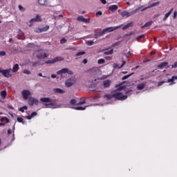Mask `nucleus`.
<instances>
[{
  "label": "nucleus",
  "mask_w": 177,
  "mask_h": 177,
  "mask_svg": "<svg viewBox=\"0 0 177 177\" xmlns=\"http://www.w3.org/2000/svg\"><path fill=\"white\" fill-rule=\"evenodd\" d=\"M53 91L55 92V93H65L66 91H64V90L62 89V88H54Z\"/></svg>",
  "instance_id": "obj_17"
},
{
  "label": "nucleus",
  "mask_w": 177,
  "mask_h": 177,
  "mask_svg": "<svg viewBox=\"0 0 177 177\" xmlns=\"http://www.w3.org/2000/svg\"><path fill=\"white\" fill-rule=\"evenodd\" d=\"M126 64H127V62L126 61H122L121 66H119L118 68H122V67H124Z\"/></svg>",
  "instance_id": "obj_41"
},
{
  "label": "nucleus",
  "mask_w": 177,
  "mask_h": 177,
  "mask_svg": "<svg viewBox=\"0 0 177 177\" xmlns=\"http://www.w3.org/2000/svg\"><path fill=\"white\" fill-rule=\"evenodd\" d=\"M153 24V21H148L145 23L142 26H141V28H146V27H150Z\"/></svg>",
  "instance_id": "obj_20"
},
{
  "label": "nucleus",
  "mask_w": 177,
  "mask_h": 177,
  "mask_svg": "<svg viewBox=\"0 0 177 177\" xmlns=\"http://www.w3.org/2000/svg\"><path fill=\"white\" fill-rule=\"evenodd\" d=\"M70 104H73V105H74V104L77 105L78 103H77V100L72 99V100H70Z\"/></svg>",
  "instance_id": "obj_35"
},
{
  "label": "nucleus",
  "mask_w": 177,
  "mask_h": 177,
  "mask_svg": "<svg viewBox=\"0 0 177 177\" xmlns=\"http://www.w3.org/2000/svg\"><path fill=\"white\" fill-rule=\"evenodd\" d=\"M122 89H124V86H119L118 89L115 91H118V92H121L120 91H122Z\"/></svg>",
  "instance_id": "obj_48"
},
{
  "label": "nucleus",
  "mask_w": 177,
  "mask_h": 177,
  "mask_svg": "<svg viewBox=\"0 0 177 177\" xmlns=\"http://www.w3.org/2000/svg\"><path fill=\"white\" fill-rule=\"evenodd\" d=\"M82 55H85V51H81V52H78L75 56L78 57V56H82Z\"/></svg>",
  "instance_id": "obj_36"
},
{
  "label": "nucleus",
  "mask_w": 177,
  "mask_h": 177,
  "mask_svg": "<svg viewBox=\"0 0 177 177\" xmlns=\"http://www.w3.org/2000/svg\"><path fill=\"white\" fill-rule=\"evenodd\" d=\"M0 127H5V123H0Z\"/></svg>",
  "instance_id": "obj_61"
},
{
  "label": "nucleus",
  "mask_w": 177,
  "mask_h": 177,
  "mask_svg": "<svg viewBox=\"0 0 177 177\" xmlns=\"http://www.w3.org/2000/svg\"><path fill=\"white\" fill-rule=\"evenodd\" d=\"M84 17L83 16H79L77 18V20H78V21H84Z\"/></svg>",
  "instance_id": "obj_42"
},
{
  "label": "nucleus",
  "mask_w": 177,
  "mask_h": 177,
  "mask_svg": "<svg viewBox=\"0 0 177 177\" xmlns=\"http://www.w3.org/2000/svg\"><path fill=\"white\" fill-rule=\"evenodd\" d=\"M38 3L41 6H50V3L48 2V0H38Z\"/></svg>",
  "instance_id": "obj_11"
},
{
  "label": "nucleus",
  "mask_w": 177,
  "mask_h": 177,
  "mask_svg": "<svg viewBox=\"0 0 177 177\" xmlns=\"http://www.w3.org/2000/svg\"><path fill=\"white\" fill-rule=\"evenodd\" d=\"M83 63L84 64H86V63H88V59H83Z\"/></svg>",
  "instance_id": "obj_57"
},
{
  "label": "nucleus",
  "mask_w": 177,
  "mask_h": 177,
  "mask_svg": "<svg viewBox=\"0 0 177 177\" xmlns=\"http://www.w3.org/2000/svg\"><path fill=\"white\" fill-rule=\"evenodd\" d=\"M109 10H111V12H114V10H117L118 9V6L111 5V6H109Z\"/></svg>",
  "instance_id": "obj_18"
},
{
  "label": "nucleus",
  "mask_w": 177,
  "mask_h": 177,
  "mask_svg": "<svg viewBox=\"0 0 177 177\" xmlns=\"http://www.w3.org/2000/svg\"><path fill=\"white\" fill-rule=\"evenodd\" d=\"M19 68H20V67H19V64H15L12 67L13 73H17V71H19Z\"/></svg>",
  "instance_id": "obj_22"
},
{
  "label": "nucleus",
  "mask_w": 177,
  "mask_h": 177,
  "mask_svg": "<svg viewBox=\"0 0 177 177\" xmlns=\"http://www.w3.org/2000/svg\"><path fill=\"white\" fill-rule=\"evenodd\" d=\"M1 122H3V121H6V122L7 124H9V122H10V121L9 120V118H6V117H3V118H1Z\"/></svg>",
  "instance_id": "obj_30"
},
{
  "label": "nucleus",
  "mask_w": 177,
  "mask_h": 177,
  "mask_svg": "<svg viewBox=\"0 0 177 177\" xmlns=\"http://www.w3.org/2000/svg\"><path fill=\"white\" fill-rule=\"evenodd\" d=\"M39 32H43L44 31H48L49 30V26H46L44 28H39Z\"/></svg>",
  "instance_id": "obj_26"
},
{
  "label": "nucleus",
  "mask_w": 177,
  "mask_h": 177,
  "mask_svg": "<svg viewBox=\"0 0 177 177\" xmlns=\"http://www.w3.org/2000/svg\"><path fill=\"white\" fill-rule=\"evenodd\" d=\"M27 120H31L32 118V116L31 115H27L26 116Z\"/></svg>",
  "instance_id": "obj_55"
},
{
  "label": "nucleus",
  "mask_w": 177,
  "mask_h": 177,
  "mask_svg": "<svg viewBox=\"0 0 177 177\" xmlns=\"http://www.w3.org/2000/svg\"><path fill=\"white\" fill-rule=\"evenodd\" d=\"M83 23H89V19L84 18Z\"/></svg>",
  "instance_id": "obj_50"
},
{
  "label": "nucleus",
  "mask_w": 177,
  "mask_h": 177,
  "mask_svg": "<svg viewBox=\"0 0 177 177\" xmlns=\"http://www.w3.org/2000/svg\"><path fill=\"white\" fill-rule=\"evenodd\" d=\"M172 10H174V8H171L168 12H167L163 18V21H165L169 16H171V13H172Z\"/></svg>",
  "instance_id": "obj_19"
},
{
  "label": "nucleus",
  "mask_w": 177,
  "mask_h": 177,
  "mask_svg": "<svg viewBox=\"0 0 177 177\" xmlns=\"http://www.w3.org/2000/svg\"><path fill=\"white\" fill-rule=\"evenodd\" d=\"M102 3H103V5H106V3H107V1L106 0H100Z\"/></svg>",
  "instance_id": "obj_56"
},
{
  "label": "nucleus",
  "mask_w": 177,
  "mask_h": 177,
  "mask_svg": "<svg viewBox=\"0 0 177 177\" xmlns=\"http://www.w3.org/2000/svg\"><path fill=\"white\" fill-rule=\"evenodd\" d=\"M37 114H38L37 112H32L30 115L32 116V118L33 117H35Z\"/></svg>",
  "instance_id": "obj_52"
},
{
  "label": "nucleus",
  "mask_w": 177,
  "mask_h": 177,
  "mask_svg": "<svg viewBox=\"0 0 177 177\" xmlns=\"http://www.w3.org/2000/svg\"><path fill=\"white\" fill-rule=\"evenodd\" d=\"M145 84H143V83L139 84L137 86V89H138V91H142V90L145 89Z\"/></svg>",
  "instance_id": "obj_23"
},
{
  "label": "nucleus",
  "mask_w": 177,
  "mask_h": 177,
  "mask_svg": "<svg viewBox=\"0 0 177 177\" xmlns=\"http://www.w3.org/2000/svg\"><path fill=\"white\" fill-rule=\"evenodd\" d=\"M6 95H7L6 91L4 90L1 91V97L5 99V97H6Z\"/></svg>",
  "instance_id": "obj_33"
},
{
  "label": "nucleus",
  "mask_w": 177,
  "mask_h": 177,
  "mask_svg": "<svg viewBox=\"0 0 177 177\" xmlns=\"http://www.w3.org/2000/svg\"><path fill=\"white\" fill-rule=\"evenodd\" d=\"M168 66V62H161L160 64L157 66L158 68H160V70H162V68L167 67Z\"/></svg>",
  "instance_id": "obj_15"
},
{
  "label": "nucleus",
  "mask_w": 177,
  "mask_h": 177,
  "mask_svg": "<svg viewBox=\"0 0 177 177\" xmlns=\"http://www.w3.org/2000/svg\"><path fill=\"white\" fill-rule=\"evenodd\" d=\"M40 100L41 102H43V103H50L48 104H46V106H55V103L52 102V100L49 97H41Z\"/></svg>",
  "instance_id": "obj_8"
},
{
  "label": "nucleus",
  "mask_w": 177,
  "mask_h": 177,
  "mask_svg": "<svg viewBox=\"0 0 177 177\" xmlns=\"http://www.w3.org/2000/svg\"><path fill=\"white\" fill-rule=\"evenodd\" d=\"M104 97L106 98L108 100H111V99H113V97H114L113 96V93H112V94H105L104 95Z\"/></svg>",
  "instance_id": "obj_25"
},
{
  "label": "nucleus",
  "mask_w": 177,
  "mask_h": 177,
  "mask_svg": "<svg viewBox=\"0 0 177 177\" xmlns=\"http://www.w3.org/2000/svg\"><path fill=\"white\" fill-rule=\"evenodd\" d=\"M113 66H114L115 68L118 67V64H114Z\"/></svg>",
  "instance_id": "obj_63"
},
{
  "label": "nucleus",
  "mask_w": 177,
  "mask_h": 177,
  "mask_svg": "<svg viewBox=\"0 0 177 177\" xmlns=\"http://www.w3.org/2000/svg\"><path fill=\"white\" fill-rule=\"evenodd\" d=\"M51 78H56V75L52 74L51 75Z\"/></svg>",
  "instance_id": "obj_60"
},
{
  "label": "nucleus",
  "mask_w": 177,
  "mask_h": 177,
  "mask_svg": "<svg viewBox=\"0 0 177 177\" xmlns=\"http://www.w3.org/2000/svg\"><path fill=\"white\" fill-rule=\"evenodd\" d=\"M28 107L27 106H24L19 109V111H21V113H24V110H27Z\"/></svg>",
  "instance_id": "obj_31"
},
{
  "label": "nucleus",
  "mask_w": 177,
  "mask_h": 177,
  "mask_svg": "<svg viewBox=\"0 0 177 177\" xmlns=\"http://www.w3.org/2000/svg\"><path fill=\"white\" fill-rule=\"evenodd\" d=\"M122 26V25H120V26H115V27L111 26L109 28H106L103 29L102 31L95 33L94 35V38H95V39H97V38H99V37H102V35H104V34H106V32H111L112 31H114L115 30H118V28H121Z\"/></svg>",
  "instance_id": "obj_1"
},
{
  "label": "nucleus",
  "mask_w": 177,
  "mask_h": 177,
  "mask_svg": "<svg viewBox=\"0 0 177 177\" xmlns=\"http://www.w3.org/2000/svg\"><path fill=\"white\" fill-rule=\"evenodd\" d=\"M176 16H177V11H174L173 19H176Z\"/></svg>",
  "instance_id": "obj_53"
},
{
  "label": "nucleus",
  "mask_w": 177,
  "mask_h": 177,
  "mask_svg": "<svg viewBox=\"0 0 177 177\" xmlns=\"http://www.w3.org/2000/svg\"><path fill=\"white\" fill-rule=\"evenodd\" d=\"M65 85L68 88H70V86H71L73 85V82H72L71 79H68V80H66L65 82Z\"/></svg>",
  "instance_id": "obj_21"
},
{
  "label": "nucleus",
  "mask_w": 177,
  "mask_h": 177,
  "mask_svg": "<svg viewBox=\"0 0 177 177\" xmlns=\"http://www.w3.org/2000/svg\"><path fill=\"white\" fill-rule=\"evenodd\" d=\"M62 60H64V59L62 58V57H57L53 59L46 61V63L47 64H52L56 63L57 62H62Z\"/></svg>",
  "instance_id": "obj_6"
},
{
  "label": "nucleus",
  "mask_w": 177,
  "mask_h": 177,
  "mask_svg": "<svg viewBox=\"0 0 177 177\" xmlns=\"http://www.w3.org/2000/svg\"><path fill=\"white\" fill-rule=\"evenodd\" d=\"M142 38H145V35H141L136 37V41H139L140 39H142Z\"/></svg>",
  "instance_id": "obj_43"
},
{
  "label": "nucleus",
  "mask_w": 177,
  "mask_h": 177,
  "mask_svg": "<svg viewBox=\"0 0 177 177\" xmlns=\"http://www.w3.org/2000/svg\"><path fill=\"white\" fill-rule=\"evenodd\" d=\"M126 4H127L128 6H131V3H129V1H127V2H126Z\"/></svg>",
  "instance_id": "obj_62"
},
{
  "label": "nucleus",
  "mask_w": 177,
  "mask_h": 177,
  "mask_svg": "<svg viewBox=\"0 0 177 177\" xmlns=\"http://www.w3.org/2000/svg\"><path fill=\"white\" fill-rule=\"evenodd\" d=\"M139 9H140L139 8H136V10H133L130 12L127 11H123L121 12V16L122 17H129L132 16V15H135V13H136L139 10Z\"/></svg>",
  "instance_id": "obj_3"
},
{
  "label": "nucleus",
  "mask_w": 177,
  "mask_h": 177,
  "mask_svg": "<svg viewBox=\"0 0 177 177\" xmlns=\"http://www.w3.org/2000/svg\"><path fill=\"white\" fill-rule=\"evenodd\" d=\"M41 15H37L35 18H32L30 20V23H35V21H41Z\"/></svg>",
  "instance_id": "obj_13"
},
{
  "label": "nucleus",
  "mask_w": 177,
  "mask_h": 177,
  "mask_svg": "<svg viewBox=\"0 0 177 177\" xmlns=\"http://www.w3.org/2000/svg\"><path fill=\"white\" fill-rule=\"evenodd\" d=\"M18 8H19V10L21 12H24V10H26V8H24V7H22L21 5H19V6H18Z\"/></svg>",
  "instance_id": "obj_39"
},
{
  "label": "nucleus",
  "mask_w": 177,
  "mask_h": 177,
  "mask_svg": "<svg viewBox=\"0 0 177 177\" xmlns=\"http://www.w3.org/2000/svg\"><path fill=\"white\" fill-rule=\"evenodd\" d=\"M6 55V52L5 51H0V56H5Z\"/></svg>",
  "instance_id": "obj_51"
},
{
  "label": "nucleus",
  "mask_w": 177,
  "mask_h": 177,
  "mask_svg": "<svg viewBox=\"0 0 177 177\" xmlns=\"http://www.w3.org/2000/svg\"><path fill=\"white\" fill-rule=\"evenodd\" d=\"M111 85V80H106L103 81V88H110V86Z\"/></svg>",
  "instance_id": "obj_10"
},
{
  "label": "nucleus",
  "mask_w": 177,
  "mask_h": 177,
  "mask_svg": "<svg viewBox=\"0 0 177 177\" xmlns=\"http://www.w3.org/2000/svg\"><path fill=\"white\" fill-rule=\"evenodd\" d=\"M23 73H24V74H27L28 75H30V74H31V71H28L27 69H24L23 71Z\"/></svg>",
  "instance_id": "obj_37"
},
{
  "label": "nucleus",
  "mask_w": 177,
  "mask_h": 177,
  "mask_svg": "<svg viewBox=\"0 0 177 177\" xmlns=\"http://www.w3.org/2000/svg\"><path fill=\"white\" fill-rule=\"evenodd\" d=\"M75 110H79V111H84L85 109H86V106H76L73 107Z\"/></svg>",
  "instance_id": "obj_29"
},
{
  "label": "nucleus",
  "mask_w": 177,
  "mask_h": 177,
  "mask_svg": "<svg viewBox=\"0 0 177 177\" xmlns=\"http://www.w3.org/2000/svg\"><path fill=\"white\" fill-rule=\"evenodd\" d=\"M80 100H81L80 102H77V106L80 105V104H85V103H86L85 97L80 98Z\"/></svg>",
  "instance_id": "obj_27"
},
{
  "label": "nucleus",
  "mask_w": 177,
  "mask_h": 177,
  "mask_svg": "<svg viewBox=\"0 0 177 177\" xmlns=\"http://www.w3.org/2000/svg\"><path fill=\"white\" fill-rule=\"evenodd\" d=\"M9 109H10L11 110H14L15 109V108L12 105L9 106Z\"/></svg>",
  "instance_id": "obj_59"
},
{
  "label": "nucleus",
  "mask_w": 177,
  "mask_h": 177,
  "mask_svg": "<svg viewBox=\"0 0 177 177\" xmlns=\"http://www.w3.org/2000/svg\"><path fill=\"white\" fill-rule=\"evenodd\" d=\"M66 73L68 74V75H73V71L68 70V68H64L57 72V74L58 75H62V74H66Z\"/></svg>",
  "instance_id": "obj_5"
},
{
  "label": "nucleus",
  "mask_w": 177,
  "mask_h": 177,
  "mask_svg": "<svg viewBox=\"0 0 177 177\" xmlns=\"http://www.w3.org/2000/svg\"><path fill=\"white\" fill-rule=\"evenodd\" d=\"M175 80H177V76L171 77V78L167 80V82H170L169 85H174V84H176L174 82Z\"/></svg>",
  "instance_id": "obj_16"
},
{
  "label": "nucleus",
  "mask_w": 177,
  "mask_h": 177,
  "mask_svg": "<svg viewBox=\"0 0 177 177\" xmlns=\"http://www.w3.org/2000/svg\"><path fill=\"white\" fill-rule=\"evenodd\" d=\"M10 71H12V68L2 69V70H0V73L2 74L3 77H6V78H9L12 77V74H10Z\"/></svg>",
  "instance_id": "obj_4"
},
{
  "label": "nucleus",
  "mask_w": 177,
  "mask_h": 177,
  "mask_svg": "<svg viewBox=\"0 0 177 177\" xmlns=\"http://www.w3.org/2000/svg\"><path fill=\"white\" fill-rule=\"evenodd\" d=\"M177 68V62H176L175 63H174V64H173L172 66H171V68Z\"/></svg>",
  "instance_id": "obj_49"
},
{
  "label": "nucleus",
  "mask_w": 177,
  "mask_h": 177,
  "mask_svg": "<svg viewBox=\"0 0 177 177\" xmlns=\"http://www.w3.org/2000/svg\"><path fill=\"white\" fill-rule=\"evenodd\" d=\"M38 76H39V77H43V78H46V76L42 75V73H38Z\"/></svg>",
  "instance_id": "obj_54"
},
{
  "label": "nucleus",
  "mask_w": 177,
  "mask_h": 177,
  "mask_svg": "<svg viewBox=\"0 0 177 177\" xmlns=\"http://www.w3.org/2000/svg\"><path fill=\"white\" fill-rule=\"evenodd\" d=\"M158 5H160V1L153 3L152 4L149 5L148 7H146L145 8H143L142 10V12H143V10H146V9H150V8H154V6H158Z\"/></svg>",
  "instance_id": "obj_14"
},
{
  "label": "nucleus",
  "mask_w": 177,
  "mask_h": 177,
  "mask_svg": "<svg viewBox=\"0 0 177 177\" xmlns=\"http://www.w3.org/2000/svg\"><path fill=\"white\" fill-rule=\"evenodd\" d=\"M31 95V93L28 90H24L22 91V96L25 100H27L28 99V97Z\"/></svg>",
  "instance_id": "obj_9"
},
{
  "label": "nucleus",
  "mask_w": 177,
  "mask_h": 177,
  "mask_svg": "<svg viewBox=\"0 0 177 177\" xmlns=\"http://www.w3.org/2000/svg\"><path fill=\"white\" fill-rule=\"evenodd\" d=\"M8 135H12V130L8 129Z\"/></svg>",
  "instance_id": "obj_58"
},
{
  "label": "nucleus",
  "mask_w": 177,
  "mask_h": 177,
  "mask_svg": "<svg viewBox=\"0 0 177 177\" xmlns=\"http://www.w3.org/2000/svg\"><path fill=\"white\" fill-rule=\"evenodd\" d=\"M66 42H67V39H64V38H62L61 40H60V44H66Z\"/></svg>",
  "instance_id": "obj_44"
},
{
  "label": "nucleus",
  "mask_w": 177,
  "mask_h": 177,
  "mask_svg": "<svg viewBox=\"0 0 177 177\" xmlns=\"http://www.w3.org/2000/svg\"><path fill=\"white\" fill-rule=\"evenodd\" d=\"M131 75H133V73H130L129 75H124L123 77H122V81L125 80H128Z\"/></svg>",
  "instance_id": "obj_32"
},
{
  "label": "nucleus",
  "mask_w": 177,
  "mask_h": 177,
  "mask_svg": "<svg viewBox=\"0 0 177 177\" xmlns=\"http://www.w3.org/2000/svg\"><path fill=\"white\" fill-rule=\"evenodd\" d=\"M32 66H33V67L37 66V62H33Z\"/></svg>",
  "instance_id": "obj_64"
},
{
  "label": "nucleus",
  "mask_w": 177,
  "mask_h": 177,
  "mask_svg": "<svg viewBox=\"0 0 177 177\" xmlns=\"http://www.w3.org/2000/svg\"><path fill=\"white\" fill-rule=\"evenodd\" d=\"M103 15V12L102 11H97L96 12V16H102Z\"/></svg>",
  "instance_id": "obj_46"
},
{
  "label": "nucleus",
  "mask_w": 177,
  "mask_h": 177,
  "mask_svg": "<svg viewBox=\"0 0 177 177\" xmlns=\"http://www.w3.org/2000/svg\"><path fill=\"white\" fill-rule=\"evenodd\" d=\"M17 120L18 121V122H21L22 124H24V120L21 117L17 118Z\"/></svg>",
  "instance_id": "obj_40"
},
{
  "label": "nucleus",
  "mask_w": 177,
  "mask_h": 177,
  "mask_svg": "<svg viewBox=\"0 0 177 177\" xmlns=\"http://www.w3.org/2000/svg\"><path fill=\"white\" fill-rule=\"evenodd\" d=\"M135 34L134 32H131L130 33H127L125 35V37H131V35H133Z\"/></svg>",
  "instance_id": "obj_45"
},
{
  "label": "nucleus",
  "mask_w": 177,
  "mask_h": 177,
  "mask_svg": "<svg viewBox=\"0 0 177 177\" xmlns=\"http://www.w3.org/2000/svg\"><path fill=\"white\" fill-rule=\"evenodd\" d=\"M93 41H91V40H89V41H86V44L88 46H92V45H93Z\"/></svg>",
  "instance_id": "obj_38"
},
{
  "label": "nucleus",
  "mask_w": 177,
  "mask_h": 177,
  "mask_svg": "<svg viewBox=\"0 0 177 177\" xmlns=\"http://www.w3.org/2000/svg\"><path fill=\"white\" fill-rule=\"evenodd\" d=\"M98 64H104L106 63V60L104 59H100L97 61Z\"/></svg>",
  "instance_id": "obj_34"
},
{
  "label": "nucleus",
  "mask_w": 177,
  "mask_h": 177,
  "mask_svg": "<svg viewBox=\"0 0 177 177\" xmlns=\"http://www.w3.org/2000/svg\"><path fill=\"white\" fill-rule=\"evenodd\" d=\"M113 97L116 100H126L128 99V95H124L121 93V91H115L113 92Z\"/></svg>",
  "instance_id": "obj_2"
},
{
  "label": "nucleus",
  "mask_w": 177,
  "mask_h": 177,
  "mask_svg": "<svg viewBox=\"0 0 177 177\" xmlns=\"http://www.w3.org/2000/svg\"><path fill=\"white\" fill-rule=\"evenodd\" d=\"M129 27H133V22H130L125 25L123 28L122 30H127V28H129Z\"/></svg>",
  "instance_id": "obj_24"
},
{
  "label": "nucleus",
  "mask_w": 177,
  "mask_h": 177,
  "mask_svg": "<svg viewBox=\"0 0 177 177\" xmlns=\"http://www.w3.org/2000/svg\"><path fill=\"white\" fill-rule=\"evenodd\" d=\"M37 59H46L48 57V54L46 53L41 52L37 55Z\"/></svg>",
  "instance_id": "obj_12"
},
{
  "label": "nucleus",
  "mask_w": 177,
  "mask_h": 177,
  "mask_svg": "<svg viewBox=\"0 0 177 177\" xmlns=\"http://www.w3.org/2000/svg\"><path fill=\"white\" fill-rule=\"evenodd\" d=\"M163 84H165V81L159 82L158 84V86H161V85H162Z\"/></svg>",
  "instance_id": "obj_47"
},
{
  "label": "nucleus",
  "mask_w": 177,
  "mask_h": 177,
  "mask_svg": "<svg viewBox=\"0 0 177 177\" xmlns=\"http://www.w3.org/2000/svg\"><path fill=\"white\" fill-rule=\"evenodd\" d=\"M114 53V49H111L109 51H106L104 53V55L109 56V55H113Z\"/></svg>",
  "instance_id": "obj_28"
},
{
  "label": "nucleus",
  "mask_w": 177,
  "mask_h": 177,
  "mask_svg": "<svg viewBox=\"0 0 177 177\" xmlns=\"http://www.w3.org/2000/svg\"><path fill=\"white\" fill-rule=\"evenodd\" d=\"M28 103L29 104V106H34V104H35V106H38V103L39 101L38 100L32 97H29L28 100Z\"/></svg>",
  "instance_id": "obj_7"
}]
</instances>
